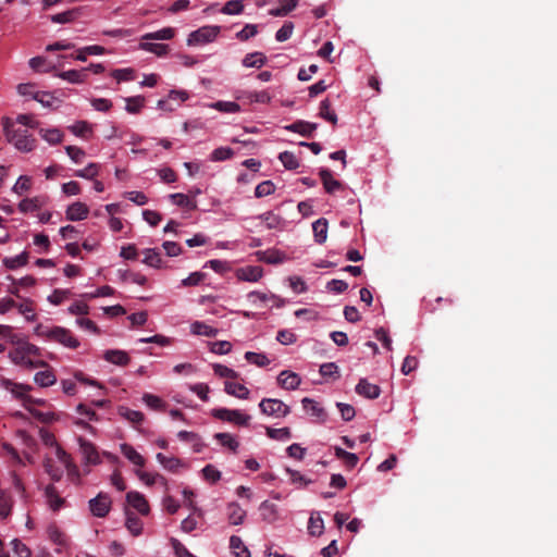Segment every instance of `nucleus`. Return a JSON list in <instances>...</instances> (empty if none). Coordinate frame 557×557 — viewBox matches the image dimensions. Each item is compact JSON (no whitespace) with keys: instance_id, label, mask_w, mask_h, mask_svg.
Wrapping results in <instances>:
<instances>
[{"instance_id":"obj_1","label":"nucleus","mask_w":557,"mask_h":557,"mask_svg":"<svg viewBox=\"0 0 557 557\" xmlns=\"http://www.w3.org/2000/svg\"><path fill=\"white\" fill-rule=\"evenodd\" d=\"M35 334L47 342L58 343L70 349L79 347V341L69 329L63 326L38 324L35 327Z\"/></svg>"},{"instance_id":"obj_2","label":"nucleus","mask_w":557,"mask_h":557,"mask_svg":"<svg viewBox=\"0 0 557 557\" xmlns=\"http://www.w3.org/2000/svg\"><path fill=\"white\" fill-rule=\"evenodd\" d=\"M2 125L7 140L13 144L17 150L29 152L35 149L36 139L28 135L26 129L15 128L10 117H3Z\"/></svg>"},{"instance_id":"obj_3","label":"nucleus","mask_w":557,"mask_h":557,"mask_svg":"<svg viewBox=\"0 0 557 557\" xmlns=\"http://www.w3.org/2000/svg\"><path fill=\"white\" fill-rule=\"evenodd\" d=\"M1 386L9 391L16 399H20L23 403V406L29 410L34 416L39 417L44 421H47L45 416L40 412L34 411L30 408L33 404H44V400L34 399L28 393L33 389L30 385L15 383L9 379L2 377L0 381Z\"/></svg>"},{"instance_id":"obj_4","label":"nucleus","mask_w":557,"mask_h":557,"mask_svg":"<svg viewBox=\"0 0 557 557\" xmlns=\"http://www.w3.org/2000/svg\"><path fill=\"white\" fill-rule=\"evenodd\" d=\"M212 416L219 420L245 426L250 421V416L237 409L216 408L212 410Z\"/></svg>"},{"instance_id":"obj_5","label":"nucleus","mask_w":557,"mask_h":557,"mask_svg":"<svg viewBox=\"0 0 557 557\" xmlns=\"http://www.w3.org/2000/svg\"><path fill=\"white\" fill-rule=\"evenodd\" d=\"M259 408L263 414L276 418L286 417L290 412L289 407L276 398H263L259 404Z\"/></svg>"},{"instance_id":"obj_6","label":"nucleus","mask_w":557,"mask_h":557,"mask_svg":"<svg viewBox=\"0 0 557 557\" xmlns=\"http://www.w3.org/2000/svg\"><path fill=\"white\" fill-rule=\"evenodd\" d=\"M14 344L16 345V347L13 348L9 352V357L12 360L13 363H15L17 366H23V367L29 368V369H34V368H38V367H48L47 362H45V361H34L32 358H29L25 354L23 348L20 346V337L18 336L15 339Z\"/></svg>"},{"instance_id":"obj_7","label":"nucleus","mask_w":557,"mask_h":557,"mask_svg":"<svg viewBox=\"0 0 557 557\" xmlns=\"http://www.w3.org/2000/svg\"><path fill=\"white\" fill-rule=\"evenodd\" d=\"M220 33L219 26H203L189 34L187 44L189 46L202 45L213 41Z\"/></svg>"},{"instance_id":"obj_8","label":"nucleus","mask_w":557,"mask_h":557,"mask_svg":"<svg viewBox=\"0 0 557 557\" xmlns=\"http://www.w3.org/2000/svg\"><path fill=\"white\" fill-rule=\"evenodd\" d=\"M111 508V498L106 493H99L95 498L89 500V509L91 513L98 518L106 517Z\"/></svg>"},{"instance_id":"obj_9","label":"nucleus","mask_w":557,"mask_h":557,"mask_svg":"<svg viewBox=\"0 0 557 557\" xmlns=\"http://www.w3.org/2000/svg\"><path fill=\"white\" fill-rule=\"evenodd\" d=\"M127 504L136 509L140 515H148L150 511L149 504L146 497L136 491H131L126 494Z\"/></svg>"},{"instance_id":"obj_10","label":"nucleus","mask_w":557,"mask_h":557,"mask_svg":"<svg viewBox=\"0 0 557 557\" xmlns=\"http://www.w3.org/2000/svg\"><path fill=\"white\" fill-rule=\"evenodd\" d=\"M55 457L67 470L71 479L78 478L79 472L77 466L73 462L71 455H69L60 445L55 444Z\"/></svg>"},{"instance_id":"obj_11","label":"nucleus","mask_w":557,"mask_h":557,"mask_svg":"<svg viewBox=\"0 0 557 557\" xmlns=\"http://www.w3.org/2000/svg\"><path fill=\"white\" fill-rule=\"evenodd\" d=\"M79 448L87 463L97 465L100 462L99 454L96 446L87 440L78 438Z\"/></svg>"},{"instance_id":"obj_12","label":"nucleus","mask_w":557,"mask_h":557,"mask_svg":"<svg viewBox=\"0 0 557 557\" xmlns=\"http://www.w3.org/2000/svg\"><path fill=\"white\" fill-rule=\"evenodd\" d=\"M300 382V376L297 373L287 370L282 371L277 376L278 385L288 391L296 389Z\"/></svg>"},{"instance_id":"obj_13","label":"nucleus","mask_w":557,"mask_h":557,"mask_svg":"<svg viewBox=\"0 0 557 557\" xmlns=\"http://www.w3.org/2000/svg\"><path fill=\"white\" fill-rule=\"evenodd\" d=\"M45 496L50 509L53 511L60 510L65 504V499L60 496L57 487L53 484L47 485L45 490Z\"/></svg>"},{"instance_id":"obj_14","label":"nucleus","mask_w":557,"mask_h":557,"mask_svg":"<svg viewBox=\"0 0 557 557\" xmlns=\"http://www.w3.org/2000/svg\"><path fill=\"white\" fill-rule=\"evenodd\" d=\"M356 392L366 398L375 399L380 396L381 388L379 385L372 384L366 379H361L356 386Z\"/></svg>"},{"instance_id":"obj_15","label":"nucleus","mask_w":557,"mask_h":557,"mask_svg":"<svg viewBox=\"0 0 557 557\" xmlns=\"http://www.w3.org/2000/svg\"><path fill=\"white\" fill-rule=\"evenodd\" d=\"M89 209L87 205L81 201H76L67 207L66 219L69 221H82L88 216Z\"/></svg>"},{"instance_id":"obj_16","label":"nucleus","mask_w":557,"mask_h":557,"mask_svg":"<svg viewBox=\"0 0 557 557\" xmlns=\"http://www.w3.org/2000/svg\"><path fill=\"white\" fill-rule=\"evenodd\" d=\"M263 270L261 267L248 265L236 271V276L240 281L257 282L262 277Z\"/></svg>"},{"instance_id":"obj_17","label":"nucleus","mask_w":557,"mask_h":557,"mask_svg":"<svg viewBox=\"0 0 557 557\" xmlns=\"http://www.w3.org/2000/svg\"><path fill=\"white\" fill-rule=\"evenodd\" d=\"M319 175L326 193L333 194L343 188L342 183L333 177L329 169H321Z\"/></svg>"},{"instance_id":"obj_18","label":"nucleus","mask_w":557,"mask_h":557,"mask_svg":"<svg viewBox=\"0 0 557 557\" xmlns=\"http://www.w3.org/2000/svg\"><path fill=\"white\" fill-rule=\"evenodd\" d=\"M301 404L306 412L309 413L311 417H314L320 421H324L326 419V412L320 406L319 403L314 401L309 397H305L301 400Z\"/></svg>"},{"instance_id":"obj_19","label":"nucleus","mask_w":557,"mask_h":557,"mask_svg":"<svg viewBox=\"0 0 557 557\" xmlns=\"http://www.w3.org/2000/svg\"><path fill=\"white\" fill-rule=\"evenodd\" d=\"M103 359L110 363L124 367L129 362V356L124 350L109 349L104 351Z\"/></svg>"},{"instance_id":"obj_20","label":"nucleus","mask_w":557,"mask_h":557,"mask_svg":"<svg viewBox=\"0 0 557 557\" xmlns=\"http://www.w3.org/2000/svg\"><path fill=\"white\" fill-rule=\"evenodd\" d=\"M246 510H244L237 503H231L227 506V519L232 525L242 524L246 518Z\"/></svg>"},{"instance_id":"obj_21","label":"nucleus","mask_w":557,"mask_h":557,"mask_svg":"<svg viewBox=\"0 0 557 557\" xmlns=\"http://www.w3.org/2000/svg\"><path fill=\"white\" fill-rule=\"evenodd\" d=\"M120 448L123 456L133 465L140 468L145 467V458L132 445L124 443L121 444Z\"/></svg>"},{"instance_id":"obj_22","label":"nucleus","mask_w":557,"mask_h":557,"mask_svg":"<svg viewBox=\"0 0 557 557\" xmlns=\"http://www.w3.org/2000/svg\"><path fill=\"white\" fill-rule=\"evenodd\" d=\"M315 123H310L306 121H296L290 125L285 126V129L294 133H298L302 136L311 137L313 132L317 129Z\"/></svg>"},{"instance_id":"obj_23","label":"nucleus","mask_w":557,"mask_h":557,"mask_svg":"<svg viewBox=\"0 0 557 557\" xmlns=\"http://www.w3.org/2000/svg\"><path fill=\"white\" fill-rule=\"evenodd\" d=\"M58 77L67 81L72 84H82L87 81V69L82 70H69L57 74Z\"/></svg>"},{"instance_id":"obj_24","label":"nucleus","mask_w":557,"mask_h":557,"mask_svg":"<svg viewBox=\"0 0 557 557\" xmlns=\"http://www.w3.org/2000/svg\"><path fill=\"white\" fill-rule=\"evenodd\" d=\"M224 389L228 395L240 399H247L249 396V389L240 383L226 381L224 383Z\"/></svg>"},{"instance_id":"obj_25","label":"nucleus","mask_w":557,"mask_h":557,"mask_svg":"<svg viewBox=\"0 0 557 557\" xmlns=\"http://www.w3.org/2000/svg\"><path fill=\"white\" fill-rule=\"evenodd\" d=\"M175 36V29L172 27H164L157 32L147 33L141 36L143 41L150 40H171Z\"/></svg>"},{"instance_id":"obj_26","label":"nucleus","mask_w":557,"mask_h":557,"mask_svg":"<svg viewBox=\"0 0 557 557\" xmlns=\"http://www.w3.org/2000/svg\"><path fill=\"white\" fill-rule=\"evenodd\" d=\"M267 57L259 51L248 53L243 59V65L245 67L260 69L267 63Z\"/></svg>"},{"instance_id":"obj_27","label":"nucleus","mask_w":557,"mask_h":557,"mask_svg":"<svg viewBox=\"0 0 557 557\" xmlns=\"http://www.w3.org/2000/svg\"><path fill=\"white\" fill-rule=\"evenodd\" d=\"M106 53V48L102 46L94 45L81 48L77 50L76 54H72V57L78 61L85 62L87 60V55H101Z\"/></svg>"},{"instance_id":"obj_28","label":"nucleus","mask_w":557,"mask_h":557,"mask_svg":"<svg viewBox=\"0 0 557 557\" xmlns=\"http://www.w3.org/2000/svg\"><path fill=\"white\" fill-rule=\"evenodd\" d=\"M13 508V498L12 495L4 490L0 491V517L1 519H7L11 516Z\"/></svg>"},{"instance_id":"obj_29","label":"nucleus","mask_w":557,"mask_h":557,"mask_svg":"<svg viewBox=\"0 0 557 557\" xmlns=\"http://www.w3.org/2000/svg\"><path fill=\"white\" fill-rule=\"evenodd\" d=\"M314 239L318 244H323L327 238V220L320 218L312 224Z\"/></svg>"},{"instance_id":"obj_30","label":"nucleus","mask_w":557,"mask_h":557,"mask_svg":"<svg viewBox=\"0 0 557 557\" xmlns=\"http://www.w3.org/2000/svg\"><path fill=\"white\" fill-rule=\"evenodd\" d=\"M44 469L52 481H60L63 476V469L60 466H58L55 461L50 457L45 458Z\"/></svg>"},{"instance_id":"obj_31","label":"nucleus","mask_w":557,"mask_h":557,"mask_svg":"<svg viewBox=\"0 0 557 557\" xmlns=\"http://www.w3.org/2000/svg\"><path fill=\"white\" fill-rule=\"evenodd\" d=\"M34 381L41 387L52 386L57 382V376L51 369L39 371L35 374Z\"/></svg>"},{"instance_id":"obj_32","label":"nucleus","mask_w":557,"mask_h":557,"mask_svg":"<svg viewBox=\"0 0 557 557\" xmlns=\"http://www.w3.org/2000/svg\"><path fill=\"white\" fill-rule=\"evenodd\" d=\"M143 253L145 256L143 259V263L156 269L162 268V258L157 249L148 248L145 249Z\"/></svg>"},{"instance_id":"obj_33","label":"nucleus","mask_w":557,"mask_h":557,"mask_svg":"<svg viewBox=\"0 0 557 557\" xmlns=\"http://www.w3.org/2000/svg\"><path fill=\"white\" fill-rule=\"evenodd\" d=\"M335 456L341 459L348 469H352L358 463V456L354 453H348L341 447L334 448Z\"/></svg>"},{"instance_id":"obj_34","label":"nucleus","mask_w":557,"mask_h":557,"mask_svg":"<svg viewBox=\"0 0 557 557\" xmlns=\"http://www.w3.org/2000/svg\"><path fill=\"white\" fill-rule=\"evenodd\" d=\"M258 218L265 222L267 228L269 230L281 228L284 224V219L281 215L273 213L272 211L264 212Z\"/></svg>"},{"instance_id":"obj_35","label":"nucleus","mask_w":557,"mask_h":557,"mask_svg":"<svg viewBox=\"0 0 557 557\" xmlns=\"http://www.w3.org/2000/svg\"><path fill=\"white\" fill-rule=\"evenodd\" d=\"M214 438L219 442L220 445L228 448L233 453H236L237 448L239 447L238 441L235 438L234 435L230 433H216L214 435Z\"/></svg>"},{"instance_id":"obj_36","label":"nucleus","mask_w":557,"mask_h":557,"mask_svg":"<svg viewBox=\"0 0 557 557\" xmlns=\"http://www.w3.org/2000/svg\"><path fill=\"white\" fill-rule=\"evenodd\" d=\"M139 48L154 53L156 55L163 57L169 53L170 47L165 44H153L149 41H143L139 44Z\"/></svg>"},{"instance_id":"obj_37","label":"nucleus","mask_w":557,"mask_h":557,"mask_svg":"<svg viewBox=\"0 0 557 557\" xmlns=\"http://www.w3.org/2000/svg\"><path fill=\"white\" fill-rule=\"evenodd\" d=\"M119 414L133 424H140L145 417L144 413L137 410H132L127 407L121 406L117 410Z\"/></svg>"},{"instance_id":"obj_38","label":"nucleus","mask_w":557,"mask_h":557,"mask_svg":"<svg viewBox=\"0 0 557 557\" xmlns=\"http://www.w3.org/2000/svg\"><path fill=\"white\" fill-rule=\"evenodd\" d=\"M319 116L332 123L333 125L337 124V115L334 111L331 110V102L327 98L322 100L320 103Z\"/></svg>"},{"instance_id":"obj_39","label":"nucleus","mask_w":557,"mask_h":557,"mask_svg":"<svg viewBox=\"0 0 557 557\" xmlns=\"http://www.w3.org/2000/svg\"><path fill=\"white\" fill-rule=\"evenodd\" d=\"M324 530V522L323 519L320 517L319 513H311L309 521H308V531L309 534L312 536H320L323 533Z\"/></svg>"},{"instance_id":"obj_40","label":"nucleus","mask_w":557,"mask_h":557,"mask_svg":"<svg viewBox=\"0 0 557 557\" xmlns=\"http://www.w3.org/2000/svg\"><path fill=\"white\" fill-rule=\"evenodd\" d=\"M40 136L50 145L60 144L63 140V133L59 128H40Z\"/></svg>"},{"instance_id":"obj_41","label":"nucleus","mask_w":557,"mask_h":557,"mask_svg":"<svg viewBox=\"0 0 557 557\" xmlns=\"http://www.w3.org/2000/svg\"><path fill=\"white\" fill-rule=\"evenodd\" d=\"M125 525L127 530L135 536L139 535L143 531L141 520L135 513L129 511H126Z\"/></svg>"},{"instance_id":"obj_42","label":"nucleus","mask_w":557,"mask_h":557,"mask_svg":"<svg viewBox=\"0 0 557 557\" xmlns=\"http://www.w3.org/2000/svg\"><path fill=\"white\" fill-rule=\"evenodd\" d=\"M156 458L164 469L171 472H175L183 465L181 459L176 457H168L161 453H158Z\"/></svg>"},{"instance_id":"obj_43","label":"nucleus","mask_w":557,"mask_h":557,"mask_svg":"<svg viewBox=\"0 0 557 557\" xmlns=\"http://www.w3.org/2000/svg\"><path fill=\"white\" fill-rule=\"evenodd\" d=\"M230 548L236 555V557H250V553L244 545L242 539L236 535H232L230 539Z\"/></svg>"},{"instance_id":"obj_44","label":"nucleus","mask_w":557,"mask_h":557,"mask_svg":"<svg viewBox=\"0 0 557 557\" xmlns=\"http://www.w3.org/2000/svg\"><path fill=\"white\" fill-rule=\"evenodd\" d=\"M27 262H28V253L25 251L18 256L3 259V264L5 265V268H8L10 270H15L17 268L24 267L27 264Z\"/></svg>"},{"instance_id":"obj_45","label":"nucleus","mask_w":557,"mask_h":557,"mask_svg":"<svg viewBox=\"0 0 557 557\" xmlns=\"http://www.w3.org/2000/svg\"><path fill=\"white\" fill-rule=\"evenodd\" d=\"M191 332L196 335H203L208 337H214L218 334V330L203 322L195 321L191 324Z\"/></svg>"},{"instance_id":"obj_46","label":"nucleus","mask_w":557,"mask_h":557,"mask_svg":"<svg viewBox=\"0 0 557 557\" xmlns=\"http://www.w3.org/2000/svg\"><path fill=\"white\" fill-rule=\"evenodd\" d=\"M298 0H280V7L271 10L274 16H285L296 8Z\"/></svg>"},{"instance_id":"obj_47","label":"nucleus","mask_w":557,"mask_h":557,"mask_svg":"<svg viewBox=\"0 0 557 557\" xmlns=\"http://www.w3.org/2000/svg\"><path fill=\"white\" fill-rule=\"evenodd\" d=\"M42 201L38 197L25 198L18 203V209L22 212H34L40 209Z\"/></svg>"},{"instance_id":"obj_48","label":"nucleus","mask_w":557,"mask_h":557,"mask_svg":"<svg viewBox=\"0 0 557 557\" xmlns=\"http://www.w3.org/2000/svg\"><path fill=\"white\" fill-rule=\"evenodd\" d=\"M119 273H120L121 280L124 282L132 281L133 283L141 285V286L146 285V283H147V277L141 273L132 272L128 270H125V271L120 270Z\"/></svg>"},{"instance_id":"obj_49","label":"nucleus","mask_w":557,"mask_h":557,"mask_svg":"<svg viewBox=\"0 0 557 557\" xmlns=\"http://www.w3.org/2000/svg\"><path fill=\"white\" fill-rule=\"evenodd\" d=\"M15 307L18 309V312L25 317L27 321L35 320V307L32 300L26 299L22 304H16Z\"/></svg>"},{"instance_id":"obj_50","label":"nucleus","mask_w":557,"mask_h":557,"mask_svg":"<svg viewBox=\"0 0 557 557\" xmlns=\"http://www.w3.org/2000/svg\"><path fill=\"white\" fill-rule=\"evenodd\" d=\"M126 101V111L128 113H138L145 103V98L143 96L128 97L125 99Z\"/></svg>"},{"instance_id":"obj_51","label":"nucleus","mask_w":557,"mask_h":557,"mask_svg":"<svg viewBox=\"0 0 557 557\" xmlns=\"http://www.w3.org/2000/svg\"><path fill=\"white\" fill-rule=\"evenodd\" d=\"M245 359L257 367H267L270 363L269 358L264 354L255 351H247Z\"/></svg>"},{"instance_id":"obj_52","label":"nucleus","mask_w":557,"mask_h":557,"mask_svg":"<svg viewBox=\"0 0 557 557\" xmlns=\"http://www.w3.org/2000/svg\"><path fill=\"white\" fill-rule=\"evenodd\" d=\"M170 199L172 202L178 207L186 208V209H195L196 205L194 201L189 199L188 196L177 193V194H171Z\"/></svg>"},{"instance_id":"obj_53","label":"nucleus","mask_w":557,"mask_h":557,"mask_svg":"<svg viewBox=\"0 0 557 557\" xmlns=\"http://www.w3.org/2000/svg\"><path fill=\"white\" fill-rule=\"evenodd\" d=\"M267 435L275 441H287L292 437L290 430L288 428L273 429L267 428Z\"/></svg>"},{"instance_id":"obj_54","label":"nucleus","mask_w":557,"mask_h":557,"mask_svg":"<svg viewBox=\"0 0 557 557\" xmlns=\"http://www.w3.org/2000/svg\"><path fill=\"white\" fill-rule=\"evenodd\" d=\"M212 369H213L214 374L220 377H226V379H233V380L239 377V374L236 371H234L233 369H231L226 366L220 364V363H213Z\"/></svg>"},{"instance_id":"obj_55","label":"nucleus","mask_w":557,"mask_h":557,"mask_svg":"<svg viewBox=\"0 0 557 557\" xmlns=\"http://www.w3.org/2000/svg\"><path fill=\"white\" fill-rule=\"evenodd\" d=\"M278 159L287 170H296L299 166L296 156L290 151L281 152Z\"/></svg>"},{"instance_id":"obj_56","label":"nucleus","mask_w":557,"mask_h":557,"mask_svg":"<svg viewBox=\"0 0 557 557\" xmlns=\"http://www.w3.org/2000/svg\"><path fill=\"white\" fill-rule=\"evenodd\" d=\"M99 169H100L99 164L89 163L86 168L75 171L74 175L77 177L92 180L94 177H96L98 175Z\"/></svg>"},{"instance_id":"obj_57","label":"nucleus","mask_w":557,"mask_h":557,"mask_svg":"<svg viewBox=\"0 0 557 557\" xmlns=\"http://www.w3.org/2000/svg\"><path fill=\"white\" fill-rule=\"evenodd\" d=\"M234 154V151L228 147H220L212 151L211 153V161L220 162L227 159H231Z\"/></svg>"},{"instance_id":"obj_58","label":"nucleus","mask_w":557,"mask_h":557,"mask_svg":"<svg viewBox=\"0 0 557 557\" xmlns=\"http://www.w3.org/2000/svg\"><path fill=\"white\" fill-rule=\"evenodd\" d=\"M275 190V186L271 181H264L257 185L255 195L257 198H262L272 195Z\"/></svg>"},{"instance_id":"obj_59","label":"nucleus","mask_w":557,"mask_h":557,"mask_svg":"<svg viewBox=\"0 0 557 557\" xmlns=\"http://www.w3.org/2000/svg\"><path fill=\"white\" fill-rule=\"evenodd\" d=\"M244 10V4L240 0H230L222 8L221 12L228 15L239 14Z\"/></svg>"},{"instance_id":"obj_60","label":"nucleus","mask_w":557,"mask_h":557,"mask_svg":"<svg viewBox=\"0 0 557 557\" xmlns=\"http://www.w3.org/2000/svg\"><path fill=\"white\" fill-rule=\"evenodd\" d=\"M30 187H32L30 177H28L26 175H22L18 177V180L15 183V185L13 186L12 190H13V193H15L17 195H23L24 193L29 190Z\"/></svg>"},{"instance_id":"obj_61","label":"nucleus","mask_w":557,"mask_h":557,"mask_svg":"<svg viewBox=\"0 0 557 557\" xmlns=\"http://www.w3.org/2000/svg\"><path fill=\"white\" fill-rule=\"evenodd\" d=\"M258 34V26L256 24H246L242 30L236 34V38L240 41H246Z\"/></svg>"},{"instance_id":"obj_62","label":"nucleus","mask_w":557,"mask_h":557,"mask_svg":"<svg viewBox=\"0 0 557 557\" xmlns=\"http://www.w3.org/2000/svg\"><path fill=\"white\" fill-rule=\"evenodd\" d=\"M65 152L75 163H82L84 158L86 157V152L82 148L76 146H66Z\"/></svg>"},{"instance_id":"obj_63","label":"nucleus","mask_w":557,"mask_h":557,"mask_svg":"<svg viewBox=\"0 0 557 557\" xmlns=\"http://www.w3.org/2000/svg\"><path fill=\"white\" fill-rule=\"evenodd\" d=\"M231 349L232 344L227 341H218L210 344V351L216 355H226Z\"/></svg>"},{"instance_id":"obj_64","label":"nucleus","mask_w":557,"mask_h":557,"mask_svg":"<svg viewBox=\"0 0 557 557\" xmlns=\"http://www.w3.org/2000/svg\"><path fill=\"white\" fill-rule=\"evenodd\" d=\"M13 553L16 557H30V550L20 540L15 539L11 542Z\"/></svg>"}]
</instances>
